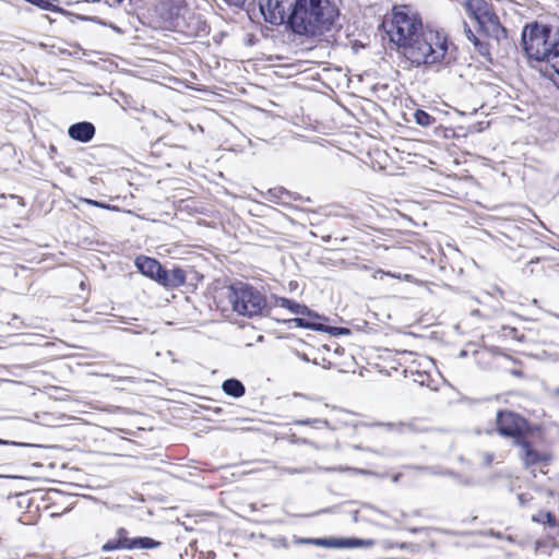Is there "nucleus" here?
<instances>
[{
  "mask_svg": "<svg viewBox=\"0 0 559 559\" xmlns=\"http://www.w3.org/2000/svg\"><path fill=\"white\" fill-rule=\"evenodd\" d=\"M337 14L328 0H296L288 24L295 34L316 36L330 31Z\"/></svg>",
  "mask_w": 559,
  "mask_h": 559,
  "instance_id": "obj_1",
  "label": "nucleus"
},
{
  "mask_svg": "<svg viewBox=\"0 0 559 559\" xmlns=\"http://www.w3.org/2000/svg\"><path fill=\"white\" fill-rule=\"evenodd\" d=\"M415 67H433L448 63V39L433 29H426L402 51Z\"/></svg>",
  "mask_w": 559,
  "mask_h": 559,
  "instance_id": "obj_2",
  "label": "nucleus"
},
{
  "mask_svg": "<svg viewBox=\"0 0 559 559\" xmlns=\"http://www.w3.org/2000/svg\"><path fill=\"white\" fill-rule=\"evenodd\" d=\"M383 26L386 28L390 40L401 51L426 31L419 14L408 7L395 8L391 20L384 21Z\"/></svg>",
  "mask_w": 559,
  "mask_h": 559,
  "instance_id": "obj_3",
  "label": "nucleus"
},
{
  "mask_svg": "<svg viewBox=\"0 0 559 559\" xmlns=\"http://www.w3.org/2000/svg\"><path fill=\"white\" fill-rule=\"evenodd\" d=\"M522 43L530 59L549 64L550 57L559 45V33L547 25H526L522 32Z\"/></svg>",
  "mask_w": 559,
  "mask_h": 559,
  "instance_id": "obj_4",
  "label": "nucleus"
},
{
  "mask_svg": "<svg viewBox=\"0 0 559 559\" xmlns=\"http://www.w3.org/2000/svg\"><path fill=\"white\" fill-rule=\"evenodd\" d=\"M228 300L235 312L249 318L263 314L267 308L265 296L259 289L243 283L229 287Z\"/></svg>",
  "mask_w": 559,
  "mask_h": 559,
  "instance_id": "obj_5",
  "label": "nucleus"
},
{
  "mask_svg": "<svg viewBox=\"0 0 559 559\" xmlns=\"http://www.w3.org/2000/svg\"><path fill=\"white\" fill-rule=\"evenodd\" d=\"M273 306L287 309L293 314L301 316L300 318L289 320V322L295 323V325L298 328L311 329L316 331L323 330L322 324L310 321V319H319V316L310 310L306 305H301L285 297L274 296Z\"/></svg>",
  "mask_w": 559,
  "mask_h": 559,
  "instance_id": "obj_6",
  "label": "nucleus"
},
{
  "mask_svg": "<svg viewBox=\"0 0 559 559\" xmlns=\"http://www.w3.org/2000/svg\"><path fill=\"white\" fill-rule=\"evenodd\" d=\"M465 10L468 16L475 20L486 33L495 32L499 27L498 16L490 12L485 0H467Z\"/></svg>",
  "mask_w": 559,
  "mask_h": 559,
  "instance_id": "obj_7",
  "label": "nucleus"
},
{
  "mask_svg": "<svg viewBox=\"0 0 559 559\" xmlns=\"http://www.w3.org/2000/svg\"><path fill=\"white\" fill-rule=\"evenodd\" d=\"M518 445L520 447V456L524 466L531 469L534 477H536L535 472L537 467L540 473L547 474L544 467L549 465L551 461L550 454L537 451L526 439L519 440Z\"/></svg>",
  "mask_w": 559,
  "mask_h": 559,
  "instance_id": "obj_8",
  "label": "nucleus"
},
{
  "mask_svg": "<svg viewBox=\"0 0 559 559\" xmlns=\"http://www.w3.org/2000/svg\"><path fill=\"white\" fill-rule=\"evenodd\" d=\"M526 421L519 415L511 412H499L497 414V427L501 436L512 437L515 439L516 444L519 440H524L523 431Z\"/></svg>",
  "mask_w": 559,
  "mask_h": 559,
  "instance_id": "obj_9",
  "label": "nucleus"
},
{
  "mask_svg": "<svg viewBox=\"0 0 559 559\" xmlns=\"http://www.w3.org/2000/svg\"><path fill=\"white\" fill-rule=\"evenodd\" d=\"M286 0H259V8L264 20L274 25L283 24L288 16L286 14Z\"/></svg>",
  "mask_w": 559,
  "mask_h": 559,
  "instance_id": "obj_10",
  "label": "nucleus"
},
{
  "mask_svg": "<svg viewBox=\"0 0 559 559\" xmlns=\"http://www.w3.org/2000/svg\"><path fill=\"white\" fill-rule=\"evenodd\" d=\"M305 544H314L320 546L335 547V548H368L374 545L372 539H361L356 537L347 538H319V539H301Z\"/></svg>",
  "mask_w": 559,
  "mask_h": 559,
  "instance_id": "obj_11",
  "label": "nucleus"
},
{
  "mask_svg": "<svg viewBox=\"0 0 559 559\" xmlns=\"http://www.w3.org/2000/svg\"><path fill=\"white\" fill-rule=\"evenodd\" d=\"M134 263L140 273L159 284L164 267L156 259L140 255Z\"/></svg>",
  "mask_w": 559,
  "mask_h": 559,
  "instance_id": "obj_12",
  "label": "nucleus"
},
{
  "mask_svg": "<svg viewBox=\"0 0 559 559\" xmlns=\"http://www.w3.org/2000/svg\"><path fill=\"white\" fill-rule=\"evenodd\" d=\"M95 131L92 122L82 121L71 124L68 129V134L75 141L87 143L94 138Z\"/></svg>",
  "mask_w": 559,
  "mask_h": 559,
  "instance_id": "obj_13",
  "label": "nucleus"
},
{
  "mask_svg": "<svg viewBox=\"0 0 559 559\" xmlns=\"http://www.w3.org/2000/svg\"><path fill=\"white\" fill-rule=\"evenodd\" d=\"M186 283V273L180 267H174L171 270H167L164 267L162 277L159 281V285H163L167 288H176Z\"/></svg>",
  "mask_w": 559,
  "mask_h": 559,
  "instance_id": "obj_14",
  "label": "nucleus"
},
{
  "mask_svg": "<svg viewBox=\"0 0 559 559\" xmlns=\"http://www.w3.org/2000/svg\"><path fill=\"white\" fill-rule=\"evenodd\" d=\"M117 537L109 539L102 546V551L108 552L116 549H129V537L124 528H119L116 533Z\"/></svg>",
  "mask_w": 559,
  "mask_h": 559,
  "instance_id": "obj_15",
  "label": "nucleus"
},
{
  "mask_svg": "<svg viewBox=\"0 0 559 559\" xmlns=\"http://www.w3.org/2000/svg\"><path fill=\"white\" fill-rule=\"evenodd\" d=\"M371 426L385 427L389 431H396L399 433L418 432L421 429L417 427L416 421H399V423H374Z\"/></svg>",
  "mask_w": 559,
  "mask_h": 559,
  "instance_id": "obj_16",
  "label": "nucleus"
},
{
  "mask_svg": "<svg viewBox=\"0 0 559 559\" xmlns=\"http://www.w3.org/2000/svg\"><path fill=\"white\" fill-rule=\"evenodd\" d=\"M222 389L225 394L235 399L241 397L246 392L242 382L235 378L225 380L222 384Z\"/></svg>",
  "mask_w": 559,
  "mask_h": 559,
  "instance_id": "obj_17",
  "label": "nucleus"
},
{
  "mask_svg": "<svg viewBox=\"0 0 559 559\" xmlns=\"http://www.w3.org/2000/svg\"><path fill=\"white\" fill-rule=\"evenodd\" d=\"M129 549H152L160 545L159 542L150 537H135L129 538Z\"/></svg>",
  "mask_w": 559,
  "mask_h": 559,
  "instance_id": "obj_18",
  "label": "nucleus"
},
{
  "mask_svg": "<svg viewBox=\"0 0 559 559\" xmlns=\"http://www.w3.org/2000/svg\"><path fill=\"white\" fill-rule=\"evenodd\" d=\"M532 521L543 524H548L551 527H556L557 521L551 512H539L532 516Z\"/></svg>",
  "mask_w": 559,
  "mask_h": 559,
  "instance_id": "obj_19",
  "label": "nucleus"
},
{
  "mask_svg": "<svg viewBox=\"0 0 559 559\" xmlns=\"http://www.w3.org/2000/svg\"><path fill=\"white\" fill-rule=\"evenodd\" d=\"M414 119H415L416 123L421 127H428L435 122V118L421 109H417L414 112Z\"/></svg>",
  "mask_w": 559,
  "mask_h": 559,
  "instance_id": "obj_20",
  "label": "nucleus"
},
{
  "mask_svg": "<svg viewBox=\"0 0 559 559\" xmlns=\"http://www.w3.org/2000/svg\"><path fill=\"white\" fill-rule=\"evenodd\" d=\"M376 274L388 275V276H391V277H394V278H399V280L403 278L406 282H412V280H413V276L409 275V274H405L404 276H402L401 274L391 273V272H384L382 270L377 271ZM374 277H377V275H374Z\"/></svg>",
  "mask_w": 559,
  "mask_h": 559,
  "instance_id": "obj_21",
  "label": "nucleus"
},
{
  "mask_svg": "<svg viewBox=\"0 0 559 559\" xmlns=\"http://www.w3.org/2000/svg\"><path fill=\"white\" fill-rule=\"evenodd\" d=\"M464 33L469 41L474 44V46L479 45V39L477 36L472 32V29L467 26V24L464 22Z\"/></svg>",
  "mask_w": 559,
  "mask_h": 559,
  "instance_id": "obj_22",
  "label": "nucleus"
},
{
  "mask_svg": "<svg viewBox=\"0 0 559 559\" xmlns=\"http://www.w3.org/2000/svg\"><path fill=\"white\" fill-rule=\"evenodd\" d=\"M297 425H323L326 426L328 421L323 419H302L296 421Z\"/></svg>",
  "mask_w": 559,
  "mask_h": 559,
  "instance_id": "obj_23",
  "label": "nucleus"
},
{
  "mask_svg": "<svg viewBox=\"0 0 559 559\" xmlns=\"http://www.w3.org/2000/svg\"><path fill=\"white\" fill-rule=\"evenodd\" d=\"M532 497L527 493H519L518 501L521 507L526 506L531 501Z\"/></svg>",
  "mask_w": 559,
  "mask_h": 559,
  "instance_id": "obj_24",
  "label": "nucleus"
},
{
  "mask_svg": "<svg viewBox=\"0 0 559 559\" xmlns=\"http://www.w3.org/2000/svg\"><path fill=\"white\" fill-rule=\"evenodd\" d=\"M228 4L235 7H241L246 2V0H225Z\"/></svg>",
  "mask_w": 559,
  "mask_h": 559,
  "instance_id": "obj_25",
  "label": "nucleus"
},
{
  "mask_svg": "<svg viewBox=\"0 0 559 559\" xmlns=\"http://www.w3.org/2000/svg\"><path fill=\"white\" fill-rule=\"evenodd\" d=\"M492 459H493V457H492V455H491V454L486 453V454L484 455V460H485V463H486L487 465H489V464L492 462Z\"/></svg>",
  "mask_w": 559,
  "mask_h": 559,
  "instance_id": "obj_26",
  "label": "nucleus"
},
{
  "mask_svg": "<svg viewBox=\"0 0 559 559\" xmlns=\"http://www.w3.org/2000/svg\"><path fill=\"white\" fill-rule=\"evenodd\" d=\"M87 203L90 204H93L95 206H104L102 203L97 202V201H93V200H86Z\"/></svg>",
  "mask_w": 559,
  "mask_h": 559,
  "instance_id": "obj_27",
  "label": "nucleus"
},
{
  "mask_svg": "<svg viewBox=\"0 0 559 559\" xmlns=\"http://www.w3.org/2000/svg\"><path fill=\"white\" fill-rule=\"evenodd\" d=\"M550 393L555 396H559V388L554 389Z\"/></svg>",
  "mask_w": 559,
  "mask_h": 559,
  "instance_id": "obj_28",
  "label": "nucleus"
},
{
  "mask_svg": "<svg viewBox=\"0 0 559 559\" xmlns=\"http://www.w3.org/2000/svg\"><path fill=\"white\" fill-rule=\"evenodd\" d=\"M123 0H115V4L114 5H119L122 3Z\"/></svg>",
  "mask_w": 559,
  "mask_h": 559,
  "instance_id": "obj_29",
  "label": "nucleus"
},
{
  "mask_svg": "<svg viewBox=\"0 0 559 559\" xmlns=\"http://www.w3.org/2000/svg\"><path fill=\"white\" fill-rule=\"evenodd\" d=\"M358 473H360V474H368V472L365 471V469H358Z\"/></svg>",
  "mask_w": 559,
  "mask_h": 559,
  "instance_id": "obj_30",
  "label": "nucleus"
},
{
  "mask_svg": "<svg viewBox=\"0 0 559 559\" xmlns=\"http://www.w3.org/2000/svg\"><path fill=\"white\" fill-rule=\"evenodd\" d=\"M5 443H8V442L2 440V439H0V444H5Z\"/></svg>",
  "mask_w": 559,
  "mask_h": 559,
  "instance_id": "obj_31",
  "label": "nucleus"
},
{
  "mask_svg": "<svg viewBox=\"0 0 559 559\" xmlns=\"http://www.w3.org/2000/svg\"><path fill=\"white\" fill-rule=\"evenodd\" d=\"M91 2H99L100 0H90Z\"/></svg>",
  "mask_w": 559,
  "mask_h": 559,
  "instance_id": "obj_32",
  "label": "nucleus"
},
{
  "mask_svg": "<svg viewBox=\"0 0 559 559\" xmlns=\"http://www.w3.org/2000/svg\"><path fill=\"white\" fill-rule=\"evenodd\" d=\"M103 559H111V558L105 557V558H103Z\"/></svg>",
  "mask_w": 559,
  "mask_h": 559,
  "instance_id": "obj_33",
  "label": "nucleus"
},
{
  "mask_svg": "<svg viewBox=\"0 0 559 559\" xmlns=\"http://www.w3.org/2000/svg\"><path fill=\"white\" fill-rule=\"evenodd\" d=\"M129 559H131V558H129Z\"/></svg>",
  "mask_w": 559,
  "mask_h": 559,
  "instance_id": "obj_34",
  "label": "nucleus"
}]
</instances>
